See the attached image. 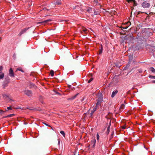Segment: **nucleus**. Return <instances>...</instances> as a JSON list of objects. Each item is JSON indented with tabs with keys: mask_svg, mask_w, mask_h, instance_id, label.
<instances>
[{
	"mask_svg": "<svg viewBox=\"0 0 155 155\" xmlns=\"http://www.w3.org/2000/svg\"><path fill=\"white\" fill-rule=\"evenodd\" d=\"M99 136L98 134V133H97V140H99Z\"/></svg>",
	"mask_w": 155,
	"mask_h": 155,
	"instance_id": "473e14b6",
	"label": "nucleus"
},
{
	"mask_svg": "<svg viewBox=\"0 0 155 155\" xmlns=\"http://www.w3.org/2000/svg\"><path fill=\"white\" fill-rule=\"evenodd\" d=\"M15 56V54H14V55H13V56Z\"/></svg>",
	"mask_w": 155,
	"mask_h": 155,
	"instance_id": "864d4df0",
	"label": "nucleus"
},
{
	"mask_svg": "<svg viewBox=\"0 0 155 155\" xmlns=\"http://www.w3.org/2000/svg\"><path fill=\"white\" fill-rule=\"evenodd\" d=\"M93 80V78H90L88 81V83H90L91 81H92Z\"/></svg>",
	"mask_w": 155,
	"mask_h": 155,
	"instance_id": "72a5a7b5",
	"label": "nucleus"
},
{
	"mask_svg": "<svg viewBox=\"0 0 155 155\" xmlns=\"http://www.w3.org/2000/svg\"><path fill=\"white\" fill-rule=\"evenodd\" d=\"M7 109L8 110H12V107H11V106H10L9 107H7Z\"/></svg>",
	"mask_w": 155,
	"mask_h": 155,
	"instance_id": "f704fd0d",
	"label": "nucleus"
},
{
	"mask_svg": "<svg viewBox=\"0 0 155 155\" xmlns=\"http://www.w3.org/2000/svg\"><path fill=\"white\" fill-rule=\"evenodd\" d=\"M10 79L9 78H8L5 79V80L4 81V83L3 85V88H5V87L8 86V84L10 82Z\"/></svg>",
	"mask_w": 155,
	"mask_h": 155,
	"instance_id": "f03ea898",
	"label": "nucleus"
},
{
	"mask_svg": "<svg viewBox=\"0 0 155 155\" xmlns=\"http://www.w3.org/2000/svg\"><path fill=\"white\" fill-rule=\"evenodd\" d=\"M97 101H99V102H102L103 101V98L102 97H99L97 100Z\"/></svg>",
	"mask_w": 155,
	"mask_h": 155,
	"instance_id": "f3484780",
	"label": "nucleus"
},
{
	"mask_svg": "<svg viewBox=\"0 0 155 155\" xmlns=\"http://www.w3.org/2000/svg\"><path fill=\"white\" fill-rule=\"evenodd\" d=\"M131 22H130V21H128L127 23H126V25H127V26H129L130 25H131Z\"/></svg>",
	"mask_w": 155,
	"mask_h": 155,
	"instance_id": "c756f323",
	"label": "nucleus"
},
{
	"mask_svg": "<svg viewBox=\"0 0 155 155\" xmlns=\"http://www.w3.org/2000/svg\"><path fill=\"white\" fill-rule=\"evenodd\" d=\"M3 69V67L2 66H0V72H2V70Z\"/></svg>",
	"mask_w": 155,
	"mask_h": 155,
	"instance_id": "58836bf2",
	"label": "nucleus"
},
{
	"mask_svg": "<svg viewBox=\"0 0 155 155\" xmlns=\"http://www.w3.org/2000/svg\"><path fill=\"white\" fill-rule=\"evenodd\" d=\"M30 87V88H33L35 89H36L37 88V87L36 85H35L33 83H31Z\"/></svg>",
	"mask_w": 155,
	"mask_h": 155,
	"instance_id": "4468645a",
	"label": "nucleus"
},
{
	"mask_svg": "<svg viewBox=\"0 0 155 155\" xmlns=\"http://www.w3.org/2000/svg\"><path fill=\"white\" fill-rule=\"evenodd\" d=\"M58 144H59L60 143V140L59 139H58Z\"/></svg>",
	"mask_w": 155,
	"mask_h": 155,
	"instance_id": "a18cd8bd",
	"label": "nucleus"
},
{
	"mask_svg": "<svg viewBox=\"0 0 155 155\" xmlns=\"http://www.w3.org/2000/svg\"><path fill=\"white\" fill-rule=\"evenodd\" d=\"M149 77L151 78L155 79V76H154L150 75Z\"/></svg>",
	"mask_w": 155,
	"mask_h": 155,
	"instance_id": "2f4dec72",
	"label": "nucleus"
},
{
	"mask_svg": "<svg viewBox=\"0 0 155 155\" xmlns=\"http://www.w3.org/2000/svg\"><path fill=\"white\" fill-rule=\"evenodd\" d=\"M68 87L69 88H71V85H68Z\"/></svg>",
	"mask_w": 155,
	"mask_h": 155,
	"instance_id": "de8ad7c7",
	"label": "nucleus"
},
{
	"mask_svg": "<svg viewBox=\"0 0 155 155\" xmlns=\"http://www.w3.org/2000/svg\"><path fill=\"white\" fill-rule=\"evenodd\" d=\"M118 91L117 90H115L114 91L112 94L111 97L112 98L114 97L116 95V94L118 93Z\"/></svg>",
	"mask_w": 155,
	"mask_h": 155,
	"instance_id": "1a4fd4ad",
	"label": "nucleus"
},
{
	"mask_svg": "<svg viewBox=\"0 0 155 155\" xmlns=\"http://www.w3.org/2000/svg\"><path fill=\"white\" fill-rule=\"evenodd\" d=\"M6 111V109L5 111H3L2 110H0V114H2L5 113Z\"/></svg>",
	"mask_w": 155,
	"mask_h": 155,
	"instance_id": "cd10ccee",
	"label": "nucleus"
},
{
	"mask_svg": "<svg viewBox=\"0 0 155 155\" xmlns=\"http://www.w3.org/2000/svg\"><path fill=\"white\" fill-rule=\"evenodd\" d=\"M50 74L51 76L52 77L54 75V71L53 70H51L50 71Z\"/></svg>",
	"mask_w": 155,
	"mask_h": 155,
	"instance_id": "a878e982",
	"label": "nucleus"
},
{
	"mask_svg": "<svg viewBox=\"0 0 155 155\" xmlns=\"http://www.w3.org/2000/svg\"><path fill=\"white\" fill-rule=\"evenodd\" d=\"M21 71V72H24V71L22 70V68H18L16 71Z\"/></svg>",
	"mask_w": 155,
	"mask_h": 155,
	"instance_id": "412c9836",
	"label": "nucleus"
},
{
	"mask_svg": "<svg viewBox=\"0 0 155 155\" xmlns=\"http://www.w3.org/2000/svg\"><path fill=\"white\" fill-rule=\"evenodd\" d=\"M129 67V65H127L125 68H124V70H126V68H128Z\"/></svg>",
	"mask_w": 155,
	"mask_h": 155,
	"instance_id": "a19ab883",
	"label": "nucleus"
},
{
	"mask_svg": "<svg viewBox=\"0 0 155 155\" xmlns=\"http://www.w3.org/2000/svg\"><path fill=\"white\" fill-rule=\"evenodd\" d=\"M150 70L153 73H154L155 72V69L153 67H151L150 68Z\"/></svg>",
	"mask_w": 155,
	"mask_h": 155,
	"instance_id": "4be33fe9",
	"label": "nucleus"
},
{
	"mask_svg": "<svg viewBox=\"0 0 155 155\" xmlns=\"http://www.w3.org/2000/svg\"><path fill=\"white\" fill-rule=\"evenodd\" d=\"M94 15H97V12H96L95 11H94Z\"/></svg>",
	"mask_w": 155,
	"mask_h": 155,
	"instance_id": "c03bdc74",
	"label": "nucleus"
},
{
	"mask_svg": "<svg viewBox=\"0 0 155 155\" xmlns=\"http://www.w3.org/2000/svg\"><path fill=\"white\" fill-rule=\"evenodd\" d=\"M9 75L12 77H14V74L12 68H10L9 71Z\"/></svg>",
	"mask_w": 155,
	"mask_h": 155,
	"instance_id": "423d86ee",
	"label": "nucleus"
},
{
	"mask_svg": "<svg viewBox=\"0 0 155 155\" xmlns=\"http://www.w3.org/2000/svg\"><path fill=\"white\" fill-rule=\"evenodd\" d=\"M78 94H76L75 95L72 96L71 97H70L68 99V100H72L74 99L78 95Z\"/></svg>",
	"mask_w": 155,
	"mask_h": 155,
	"instance_id": "f8f14e48",
	"label": "nucleus"
},
{
	"mask_svg": "<svg viewBox=\"0 0 155 155\" xmlns=\"http://www.w3.org/2000/svg\"><path fill=\"white\" fill-rule=\"evenodd\" d=\"M110 125L107 128V131L106 132V135H107L109 133L110 131Z\"/></svg>",
	"mask_w": 155,
	"mask_h": 155,
	"instance_id": "dca6fc26",
	"label": "nucleus"
},
{
	"mask_svg": "<svg viewBox=\"0 0 155 155\" xmlns=\"http://www.w3.org/2000/svg\"><path fill=\"white\" fill-rule=\"evenodd\" d=\"M97 107L95 106L93 108V110H92L91 113L90 114V116L91 117H92V116H93V114L94 113V112L96 111L97 110Z\"/></svg>",
	"mask_w": 155,
	"mask_h": 155,
	"instance_id": "6e6552de",
	"label": "nucleus"
},
{
	"mask_svg": "<svg viewBox=\"0 0 155 155\" xmlns=\"http://www.w3.org/2000/svg\"><path fill=\"white\" fill-rule=\"evenodd\" d=\"M96 143V140L94 139L92 140L91 141V144L92 145V147L94 148L95 147Z\"/></svg>",
	"mask_w": 155,
	"mask_h": 155,
	"instance_id": "9b49d317",
	"label": "nucleus"
},
{
	"mask_svg": "<svg viewBox=\"0 0 155 155\" xmlns=\"http://www.w3.org/2000/svg\"><path fill=\"white\" fill-rule=\"evenodd\" d=\"M93 9L92 8H89L87 10V11L89 12H90L91 11H92V9ZM94 10V9H93Z\"/></svg>",
	"mask_w": 155,
	"mask_h": 155,
	"instance_id": "5701e85b",
	"label": "nucleus"
},
{
	"mask_svg": "<svg viewBox=\"0 0 155 155\" xmlns=\"http://www.w3.org/2000/svg\"><path fill=\"white\" fill-rule=\"evenodd\" d=\"M88 30L86 28H83L82 29V31L85 34H86Z\"/></svg>",
	"mask_w": 155,
	"mask_h": 155,
	"instance_id": "6ab92c4d",
	"label": "nucleus"
},
{
	"mask_svg": "<svg viewBox=\"0 0 155 155\" xmlns=\"http://www.w3.org/2000/svg\"><path fill=\"white\" fill-rule=\"evenodd\" d=\"M15 56V54H14V55H13V56Z\"/></svg>",
	"mask_w": 155,
	"mask_h": 155,
	"instance_id": "5fc2aeb1",
	"label": "nucleus"
},
{
	"mask_svg": "<svg viewBox=\"0 0 155 155\" xmlns=\"http://www.w3.org/2000/svg\"><path fill=\"white\" fill-rule=\"evenodd\" d=\"M14 115H15V114H10L9 115H7V116H5L4 117L5 118V117H13V116H14Z\"/></svg>",
	"mask_w": 155,
	"mask_h": 155,
	"instance_id": "aec40b11",
	"label": "nucleus"
},
{
	"mask_svg": "<svg viewBox=\"0 0 155 155\" xmlns=\"http://www.w3.org/2000/svg\"><path fill=\"white\" fill-rule=\"evenodd\" d=\"M44 123L46 125V126H48V127H51V129H52V127H51V126L49 125H48V124H46V123Z\"/></svg>",
	"mask_w": 155,
	"mask_h": 155,
	"instance_id": "ea45409f",
	"label": "nucleus"
},
{
	"mask_svg": "<svg viewBox=\"0 0 155 155\" xmlns=\"http://www.w3.org/2000/svg\"><path fill=\"white\" fill-rule=\"evenodd\" d=\"M102 51H103V46L102 45H101L99 47V53L97 54H101L102 52Z\"/></svg>",
	"mask_w": 155,
	"mask_h": 155,
	"instance_id": "9d476101",
	"label": "nucleus"
},
{
	"mask_svg": "<svg viewBox=\"0 0 155 155\" xmlns=\"http://www.w3.org/2000/svg\"><path fill=\"white\" fill-rule=\"evenodd\" d=\"M132 2H133L134 3L133 6H135L137 5V4L136 3V2L134 0H133Z\"/></svg>",
	"mask_w": 155,
	"mask_h": 155,
	"instance_id": "c85d7f7f",
	"label": "nucleus"
},
{
	"mask_svg": "<svg viewBox=\"0 0 155 155\" xmlns=\"http://www.w3.org/2000/svg\"><path fill=\"white\" fill-rule=\"evenodd\" d=\"M124 108V104H122L120 107V110H121V109L123 110Z\"/></svg>",
	"mask_w": 155,
	"mask_h": 155,
	"instance_id": "393cba45",
	"label": "nucleus"
},
{
	"mask_svg": "<svg viewBox=\"0 0 155 155\" xmlns=\"http://www.w3.org/2000/svg\"><path fill=\"white\" fill-rule=\"evenodd\" d=\"M121 127L122 128V129H124L126 128V125H124V126H122Z\"/></svg>",
	"mask_w": 155,
	"mask_h": 155,
	"instance_id": "e433bc0d",
	"label": "nucleus"
},
{
	"mask_svg": "<svg viewBox=\"0 0 155 155\" xmlns=\"http://www.w3.org/2000/svg\"><path fill=\"white\" fill-rule=\"evenodd\" d=\"M125 25H126V24H124V25H122V26H123L124 27H125Z\"/></svg>",
	"mask_w": 155,
	"mask_h": 155,
	"instance_id": "09e8293b",
	"label": "nucleus"
},
{
	"mask_svg": "<svg viewBox=\"0 0 155 155\" xmlns=\"http://www.w3.org/2000/svg\"><path fill=\"white\" fill-rule=\"evenodd\" d=\"M1 40H2V38L1 37H0V42H1Z\"/></svg>",
	"mask_w": 155,
	"mask_h": 155,
	"instance_id": "3c124183",
	"label": "nucleus"
},
{
	"mask_svg": "<svg viewBox=\"0 0 155 155\" xmlns=\"http://www.w3.org/2000/svg\"><path fill=\"white\" fill-rule=\"evenodd\" d=\"M61 0H57L54 3L55 5H60L61 4Z\"/></svg>",
	"mask_w": 155,
	"mask_h": 155,
	"instance_id": "ddd939ff",
	"label": "nucleus"
},
{
	"mask_svg": "<svg viewBox=\"0 0 155 155\" xmlns=\"http://www.w3.org/2000/svg\"><path fill=\"white\" fill-rule=\"evenodd\" d=\"M129 67V65H127L125 68H124V70H126V68H128Z\"/></svg>",
	"mask_w": 155,
	"mask_h": 155,
	"instance_id": "79ce46f5",
	"label": "nucleus"
},
{
	"mask_svg": "<svg viewBox=\"0 0 155 155\" xmlns=\"http://www.w3.org/2000/svg\"><path fill=\"white\" fill-rule=\"evenodd\" d=\"M56 94H59L58 92H56Z\"/></svg>",
	"mask_w": 155,
	"mask_h": 155,
	"instance_id": "603ef678",
	"label": "nucleus"
},
{
	"mask_svg": "<svg viewBox=\"0 0 155 155\" xmlns=\"http://www.w3.org/2000/svg\"><path fill=\"white\" fill-rule=\"evenodd\" d=\"M60 133L64 137H65V133L64 131H61L60 132Z\"/></svg>",
	"mask_w": 155,
	"mask_h": 155,
	"instance_id": "bb28decb",
	"label": "nucleus"
},
{
	"mask_svg": "<svg viewBox=\"0 0 155 155\" xmlns=\"http://www.w3.org/2000/svg\"><path fill=\"white\" fill-rule=\"evenodd\" d=\"M143 13V12H141L140 11V12H138V14H140V13Z\"/></svg>",
	"mask_w": 155,
	"mask_h": 155,
	"instance_id": "49530a36",
	"label": "nucleus"
},
{
	"mask_svg": "<svg viewBox=\"0 0 155 155\" xmlns=\"http://www.w3.org/2000/svg\"><path fill=\"white\" fill-rule=\"evenodd\" d=\"M149 1H147L143 2L142 3V7L144 8H147L150 7V4Z\"/></svg>",
	"mask_w": 155,
	"mask_h": 155,
	"instance_id": "f257e3e1",
	"label": "nucleus"
},
{
	"mask_svg": "<svg viewBox=\"0 0 155 155\" xmlns=\"http://www.w3.org/2000/svg\"><path fill=\"white\" fill-rule=\"evenodd\" d=\"M4 76V74L2 72H0V79L3 78Z\"/></svg>",
	"mask_w": 155,
	"mask_h": 155,
	"instance_id": "2eb2a0df",
	"label": "nucleus"
},
{
	"mask_svg": "<svg viewBox=\"0 0 155 155\" xmlns=\"http://www.w3.org/2000/svg\"><path fill=\"white\" fill-rule=\"evenodd\" d=\"M2 96L3 98L5 100L7 99V101H14V100L10 98L9 97V94H2Z\"/></svg>",
	"mask_w": 155,
	"mask_h": 155,
	"instance_id": "7ed1b4c3",
	"label": "nucleus"
},
{
	"mask_svg": "<svg viewBox=\"0 0 155 155\" xmlns=\"http://www.w3.org/2000/svg\"><path fill=\"white\" fill-rule=\"evenodd\" d=\"M51 19H48L47 20H45L44 21H41V22H37V25H38L39 24H41V25H45V24L47 23L48 22L50 21H51Z\"/></svg>",
	"mask_w": 155,
	"mask_h": 155,
	"instance_id": "39448f33",
	"label": "nucleus"
},
{
	"mask_svg": "<svg viewBox=\"0 0 155 155\" xmlns=\"http://www.w3.org/2000/svg\"><path fill=\"white\" fill-rule=\"evenodd\" d=\"M128 27H129L127 25L126 26H125V27H124L123 26H121L120 27V28H121L122 30H123V29H126L127 28H128Z\"/></svg>",
	"mask_w": 155,
	"mask_h": 155,
	"instance_id": "b1692460",
	"label": "nucleus"
},
{
	"mask_svg": "<svg viewBox=\"0 0 155 155\" xmlns=\"http://www.w3.org/2000/svg\"><path fill=\"white\" fill-rule=\"evenodd\" d=\"M152 83H155V80H153L152 81Z\"/></svg>",
	"mask_w": 155,
	"mask_h": 155,
	"instance_id": "8fccbe9b",
	"label": "nucleus"
},
{
	"mask_svg": "<svg viewBox=\"0 0 155 155\" xmlns=\"http://www.w3.org/2000/svg\"><path fill=\"white\" fill-rule=\"evenodd\" d=\"M29 28H27L22 29L19 33V35L21 36L22 34L25 32L26 31L29 29Z\"/></svg>",
	"mask_w": 155,
	"mask_h": 155,
	"instance_id": "0eeeda50",
	"label": "nucleus"
},
{
	"mask_svg": "<svg viewBox=\"0 0 155 155\" xmlns=\"http://www.w3.org/2000/svg\"><path fill=\"white\" fill-rule=\"evenodd\" d=\"M114 133L113 132L111 134V136L110 137V140H111L112 138L113 137V136H114Z\"/></svg>",
	"mask_w": 155,
	"mask_h": 155,
	"instance_id": "7c9ffc66",
	"label": "nucleus"
},
{
	"mask_svg": "<svg viewBox=\"0 0 155 155\" xmlns=\"http://www.w3.org/2000/svg\"><path fill=\"white\" fill-rule=\"evenodd\" d=\"M24 93L28 96H31L32 95V93L31 91L26 90L24 91Z\"/></svg>",
	"mask_w": 155,
	"mask_h": 155,
	"instance_id": "20e7f679",
	"label": "nucleus"
},
{
	"mask_svg": "<svg viewBox=\"0 0 155 155\" xmlns=\"http://www.w3.org/2000/svg\"><path fill=\"white\" fill-rule=\"evenodd\" d=\"M16 109H23V108H21L20 107H17L16 108Z\"/></svg>",
	"mask_w": 155,
	"mask_h": 155,
	"instance_id": "37998d69",
	"label": "nucleus"
},
{
	"mask_svg": "<svg viewBox=\"0 0 155 155\" xmlns=\"http://www.w3.org/2000/svg\"><path fill=\"white\" fill-rule=\"evenodd\" d=\"M138 71L139 73H141L142 72V70L141 69H139Z\"/></svg>",
	"mask_w": 155,
	"mask_h": 155,
	"instance_id": "c9c22d12",
	"label": "nucleus"
},
{
	"mask_svg": "<svg viewBox=\"0 0 155 155\" xmlns=\"http://www.w3.org/2000/svg\"><path fill=\"white\" fill-rule=\"evenodd\" d=\"M127 2L129 3H130L133 1V0H126Z\"/></svg>",
	"mask_w": 155,
	"mask_h": 155,
	"instance_id": "4c0bfd02",
	"label": "nucleus"
},
{
	"mask_svg": "<svg viewBox=\"0 0 155 155\" xmlns=\"http://www.w3.org/2000/svg\"><path fill=\"white\" fill-rule=\"evenodd\" d=\"M97 102L96 103L95 107H97L98 106H100L101 105V102H99V101H97Z\"/></svg>",
	"mask_w": 155,
	"mask_h": 155,
	"instance_id": "a211bd4d",
	"label": "nucleus"
}]
</instances>
